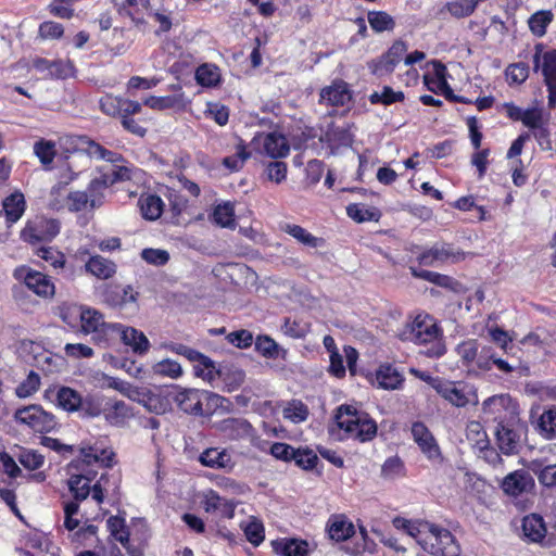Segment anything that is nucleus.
<instances>
[{"instance_id": "obj_39", "label": "nucleus", "mask_w": 556, "mask_h": 556, "mask_svg": "<svg viewBox=\"0 0 556 556\" xmlns=\"http://www.w3.org/2000/svg\"><path fill=\"white\" fill-rule=\"evenodd\" d=\"M528 468L538 476L539 482L547 488L556 486V464L543 466L541 460H531Z\"/></svg>"}, {"instance_id": "obj_7", "label": "nucleus", "mask_w": 556, "mask_h": 556, "mask_svg": "<svg viewBox=\"0 0 556 556\" xmlns=\"http://www.w3.org/2000/svg\"><path fill=\"white\" fill-rule=\"evenodd\" d=\"M177 407L186 414L195 416L203 415L202 400L203 397H216L215 395L192 388H181L176 386L167 395Z\"/></svg>"}, {"instance_id": "obj_18", "label": "nucleus", "mask_w": 556, "mask_h": 556, "mask_svg": "<svg viewBox=\"0 0 556 556\" xmlns=\"http://www.w3.org/2000/svg\"><path fill=\"white\" fill-rule=\"evenodd\" d=\"M327 532L331 540L344 542L355 534V527L345 515H332L327 521Z\"/></svg>"}, {"instance_id": "obj_51", "label": "nucleus", "mask_w": 556, "mask_h": 556, "mask_svg": "<svg viewBox=\"0 0 556 556\" xmlns=\"http://www.w3.org/2000/svg\"><path fill=\"white\" fill-rule=\"evenodd\" d=\"M404 100V93L402 91H394L391 87L384 86L381 92L375 91L370 94L369 101L372 104L381 103L390 105L395 102Z\"/></svg>"}, {"instance_id": "obj_44", "label": "nucleus", "mask_w": 556, "mask_h": 556, "mask_svg": "<svg viewBox=\"0 0 556 556\" xmlns=\"http://www.w3.org/2000/svg\"><path fill=\"white\" fill-rule=\"evenodd\" d=\"M552 21L553 13L548 10H542L532 14L528 21V24L534 36L543 37L546 34V28Z\"/></svg>"}, {"instance_id": "obj_64", "label": "nucleus", "mask_w": 556, "mask_h": 556, "mask_svg": "<svg viewBox=\"0 0 556 556\" xmlns=\"http://www.w3.org/2000/svg\"><path fill=\"white\" fill-rule=\"evenodd\" d=\"M194 374L208 382H213L217 377L219 378L218 369H216L214 362L208 357V364L200 361L194 366Z\"/></svg>"}, {"instance_id": "obj_31", "label": "nucleus", "mask_w": 556, "mask_h": 556, "mask_svg": "<svg viewBox=\"0 0 556 556\" xmlns=\"http://www.w3.org/2000/svg\"><path fill=\"white\" fill-rule=\"evenodd\" d=\"M85 268L91 275L103 280L113 277L116 273L115 263L100 255L91 256L86 263Z\"/></svg>"}, {"instance_id": "obj_46", "label": "nucleus", "mask_w": 556, "mask_h": 556, "mask_svg": "<svg viewBox=\"0 0 556 556\" xmlns=\"http://www.w3.org/2000/svg\"><path fill=\"white\" fill-rule=\"evenodd\" d=\"M218 67L211 64L200 65L195 71L197 83L204 87H213L219 81Z\"/></svg>"}, {"instance_id": "obj_57", "label": "nucleus", "mask_w": 556, "mask_h": 556, "mask_svg": "<svg viewBox=\"0 0 556 556\" xmlns=\"http://www.w3.org/2000/svg\"><path fill=\"white\" fill-rule=\"evenodd\" d=\"M90 206V198L86 191H73L66 197V207L71 212H80Z\"/></svg>"}, {"instance_id": "obj_54", "label": "nucleus", "mask_w": 556, "mask_h": 556, "mask_svg": "<svg viewBox=\"0 0 556 556\" xmlns=\"http://www.w3.org/2000/svg\"><path fill=\"white\" fill-rule=\"evenodd\" d=\"M381 476L387 480H394L404 476V464L397 456L388 458L381 468Z\"/></svg>"}, {"instance_id": "obj_43", "label": "nucleus", "mask_w": 556, "mask_h": 556, "mask_svg": "<svg viewBox=\"0 0 556 556\" xmlns=\"http://www.w3.org/2000/svg\"><path fill=\"white\" fill-rule=\"evenodd\" d=\"M308 414V407L299 400L290 401L282 410L283 418L292 421L293 424L305 421Z\"/></svg>"}, {"instance_id": "obj_11", "label": "nucleus", "mask_w": 556, "mask_h": 556, "mask_svg": "<svg viewBox=\"0 0 556 556\" xmlns=\"http://www.w3.org/2000/svg\"><path fill=\"white\" fill-rule=\"evenodd\" d=\"M451 544L452 535L447 530H441L430 525H428L424 538L420 539L422 548L433 556H451Z\"/></svg>"}, {"instance_id": "obj_13", "label": "nucleus", "mask_w": 556, "mask_h": 556, "mask_svg": "<svg viewBox=\"0 0 556 556\" xmlns=\"http://www.w3.org/2000/svg\"><path fill=\"white\" fill-rule=\"evenodd\" d=\"M14 277L23 280L25 286L39 296L48 298L54 294V285L42 273L21 267L15 269Z\"/></svg>"}, {"instance_id": "obj_8", "label": "nucleus", "mask_w": 556, "mask_h": 556, "mask_svg": "<svg viewBox=\"0 0 556 556\" xmlns=\"http://www.w3.org/2000/svg\"><path fill=\"white\" fill-rule=\"evenodd\" d=\"M14 417L18 422L27 425L36 432H48L55 426L54 416L38 405L17 409Z\"/></svg>"}, {"instance_id": "obj_35", "label": "nucleus", "mask_w": 556, "mask_h": 556, "mask_svg": "<svg viewBox=\"0 0 556 556\" xmlns=\"http://www.w3.org/2000/svg\"><path fill=\"white\" fill-rule=\"evenodd\" d=\"M376 380L380 388L395 390L402 384L403 377L391 365H381L376 372Z\"/></svg>"}, {"instance_id": "obj_14", "label": "nucleus", "mask_w": 556, "mask_h": 556, "mask_svg": "<svg viewBox=\"0 0 556 556\" xmlns=\"http://www.w3.org/2000/svg\"><path fill=\"white\" fill-rule=\"evenodd\" d=\"M534 485L533 477L529 471L523 469L509 472L501 482L503 492L510 497H517L525 493H529L533 490Z\"/></svg>"}, {"instance_id": "obj_56", "label": "nucleus", "mask_w": 556, "mask_h": 556, "mask_svg": "<svg viewBox=\"0 0 556 556\" xmlns=\"http://www.w3.org/2000/svg\"><path fill=\"white\" fill-rule=\"evenodd\" d=\"M505 74L510 84H522L529 76V66L523 62L514 63L507 66Z\"/></svg>"}, {"instance_id": "obj_16", "label": "nucleus", "mask_w": 556, "mask_h": 556, "mask_svg": "<svg viewBox=\"0 0 556 556\" xmlns=\"http://www.w3.org/2000/svg\"><path fill=\"white\" fill-rule=\"evenodd\" d=\"M431 70L424 75V81L427 88L434 92H442L446 100L452 101V89L446 81V67L439 61L430 63Z\"/></svg>"}, {"instance_id": "obj_49", "label": "nucleus", "mask_w": 556, "mask_h": 556, "mask_svg": "<svg viewBox=\"0 0 556 556\" xmlns=\"http://www.w3.org/2000/svg\"><path fill=\"white\" fill-rule=\"evenodd\" d=\"M152 370L156 376L168 377L170 379H178L184 372L180 364L169 358L154 364Z\"/></svg>"}, {"instance_id": "obj_4", "label": "nucleus", "mask_w": 556, "mask_h": 556, "mask_svg": "<svg viewBox=\"0 0 556 556\" xmlns=\"http://www.w3.org/2000/svg\"><path fill=\"white\" fill-rule=\"evenodd\" d=\"M62 143L67 152H84L96 160H104L112 164L122 161V155L105 149L87 136L70 135L62 138Z\"/></svg>"}, {"instance_id": "obj_63", "label": "nucleus", "mask_w": 556, "mask_h": 556, "mask_svg": "<svg viewBox=\"0 0 556 556\" xmlns=\"http://www.w3.org/2000/svg\"><path fill=\"white\" fill-rule=\"evenodd\" d=\"M292 460L303 469H312L315 467L318 457L312 450L296 448Z\"/></svg>"}, {"instance_id": "obj_33", "label": "nucleus", "mask_w": 556, "mask_h": 556, "mask_svg": "<svg viewBox=\"0 0 556 556\" xmlns=\"http://www.w3.org/2000/svg\"><path fill=\"white\" fill-rule=\"evenodd\" d=\"M451 257L450 244H435L430 250L421 253L417 260L424 266H439Z\"/></svg>"}, {"instance_id": "obj_34", "label": "nucleus", "mask_w": 556, "mask_h": 556, "mask_svg": "<svg viewBox=\"0 0 556 556\" xmlns=\"http://www.w3.org/2000/svg\"><path fill=\"white\" fill-rule=\"evenodd\" d=\"M59 224L55 220H39L34 226L24 230V236H29L35 241L52 239L59 232Z\"/></svg>"}, {"instance_id": "obj_58", "label": "nucleus", "mask_w": 556, "mask_h": 556, "mask_svg": "<svg viewBox=\"0 0 556 556\" xmlns=\"http://www.w3.org/2000/svg\"><path fill=\"white\" fill-rule=\"evenodd\" d=\"M40 386V378L34 371L27 376V379L17 386L15 392L21 399L28 397L34 394Z\"/></svg>"}, {"instance_id": "obj_45", "label": "nucleus", "mask_w": 556, "mask_h": 556, "mask_svg": "<svg viewBox=\"0 0 556 556\" xmlns=\"http://www.w3.org/2000/svg\"><path fill=\"white\" fill-rule=\"evenodd\" d=\"M213 220L223 228H235V208L229 202L219 204L214 208Z\"/></svg>"}, {"instance_id": "obj_15", "label": "nucleus", "mask_w": 556, "mask_h": 556, "mask_svg": "<svg viewBox=\"0 0 556 556\" xmlns=\"http://www.w3.org/2000/svg\"><path fill=\"white\" fill-rule=\"evenodd\" d=\"M412 435L421 452L432 462H442L440 448L432 433L422 422H414L412 426Z\"/></svg>"}, {"instance_id": "obj_61", "label": "nucleus", "mask_w": 556, "mask_h": 556, "mask_svg": "<svg viewBox=\"0 0 556 556\" xmlns=\"http://www.w3.org/2000/svg\"><path fill=\"white\" fill-rule=\"evenodd\" d=\"M466 437L472 442V446L477 447L488 441V437L483 427L478 421H471L466 427Z\"/></svg>"}, {"instance_id": "obj_30", "label": "nucleus", "mask_w": 556, "mask_h": 556, "mask_svg": "<svg viewBox=\"0 0 556 556\" xmlns=\"http://www.w3.org/2000/svg\"><path fill=\"white\" fill-rule=\"evenodd\" d=\"M281 230L290 235L301 244L308 248H319L325 244V240L308 232L305 228L295 224H283Z\"/></svg>"}, {"instance_id": "obj_23", "label": "nucleus", "mask_w": 556, "mask_h": 556, "mask_svg": "<svg viewBox=\"0 0 556 556\" xmlns=\"http://www.w3.org/2000/svg\"><path fill=\"white\" fill-rule=\"evenodd\" d=\"M119 327V330H115V332L121 334L122 341L129 345L135 353L144 354L149 350V340L142 331L132 327H123L122 325Z\"/></svg>"}, {"instance_id": "obj_26", "label": "nucleus", "mask_w": 556, "mask_h": 556, "mask_svg": "<svg viewBox=\"0 0 556 556\" xmlns=\"http://www.w3.org/2000/svg\"><path fill=\"white\" fill-rule=\"evenodd\" d=\"M217 428L231 440L248 437L252 430L251 425L241 418H226L218 424Z\"/></svg>"}, {"instance_id": "obj_17", "label": "nucleus", "mask_w": 556, "mask_h": 556, "mask_svg": "<svg viewBox=\"0 0 556 556\" xmlns=\"http://www.w3.org/2000/svg\"><path fill=\"white\" fill-rule=\"evenodd\" d=\"M522 533L525 539L530 543L545 545L547 528L541 515L530 514L522 519Z\"/></svg>"}, {"instance_id": "obj_25", "label": "nucleus", "mask_w": 556, "mask_h": 556, "mask_svg": "<svg viewBox=\"0 0 556 556\" xmlns=\"http://www.w3.org/2000/svg\"><path fill=\"white\" fill-rule=\"evenodd\" d=\"M460 357L463 366L466 367L468 374L477 372L476 367L484 368L485 366L477 358L478 343L476 340H469L459 344L456 349Z\"/></svg>"}, {"instance_id": "obj_48", "label": "nucleus", "mask_w": 556, "mask_h": 556, "mask_svg": "<svg viewBox=\"0 0 556 556\" xmlns=\"http://www.w3.org/2000/svg\"><path fill=\"white\" fill-rule=\"evenodd\" d=\"M368 23L377 31L392 30L395 26L393 17L384 11H371L368 13Z\"/></svg>"}, {"instance_id": "obj_32", "label": "nucleus", "mask_w": 556, "mask_h": 556, "mask_svg": "<svg viewBox=\"0 0 556 556\" xmlns=\"http://www.w3.org/2000/svg\"><path fill=\"white\" fill-rule=\"evenodd\" d=\"M218 372L227 392L238 390L245 380L244 370L232 364L222 366L218 368Z\"/></svg>"}, {"instance_id": "obj_37", "label": "nucleus", "mask_w": 556, "mask_h": 556, "mask_svg": "<svg viewBox=\"0 0 556 556\" xmlns=\"http://www.w3.org/2000/svg\"><path fill=\"white\" fill-rule=\"evenodd\" d=\"M92 481V477H87L81 473L72 472L68 479V488L74 496V501L79 502L86 500L90 494L91 488L89 483Z\"/></svg>"}, {"instance_id": "obj_22", "label": "nucleus", "mask_w": 556, "mask_h": 556, "mask_svg": "<svg viewBox=\"0 0 556 556\" xmlns=\"http://www.w3.org/2000/svg\"><path fill=\"white\" fill-rule=\"evenodd\" d=\"M271 544L279 556H309V545L305 540L283 538Z\"/></svg>"}, {"instance_id": "obj_29", "label": "nucleus", "mask_w": 556, "mask_h": 556, "mask_svg": "<svg viewBox=\"0 0 556 556\" xmlns=\"http://www.w3.org/2000/svg\"><path fill=\"white\" fill-rule=\"evenodd\" d=\"M139 293L134 290L132 286L127 285L121 290L116 287L114 289H108L104 292V300L111 306H125L129 303H136Z\"/></svg>"}, {"instance_id": "obj_36", "label": "nucleus", "mask_w": 556, "mask_h": 556, "mask_svg": "<svg viewBox=\"0 0 556 556\" xmlns=\"http://www.w3.org/2000/svg\"><path fill=\"white\" fill-rule=\"evenodd\" d=\"M8 223L17 222L25 211V200L21 192H14L7 197L2 203Z\"/></svg>"}, {"instance_id": "obj_28", "label": "nucleus", "mask_w": 556, "mask_h": 556, "mask_svg": "<svg viewBox=\"0 0 556 556\" xmlns=\"http://www.w3.org/2000/svg\"><path fill=\"white\" fill-rule=\"evenodd\" d=\"M464 488L469 495L476 497L480 502H485L492 491L491 484L476 473L470 472H466L464 476Z\"/></svg>"}, {"instance_id": "obj_62", "label": "nucleus", "mask_w": 556, "mask_h": 556, "mask_svg": "<svg viewBox=\"0 0 556 556\" xmlns=\"http://www.w3.org/2000/svg\"><path fill=\"white\" fill-rule=\"evenodd\" d=\"M20 463L28 470H36L43 465L45 457L36 451L26 450L18 456Z\"/></svg>"}, {"instance_id": "obj_19", "label": "nucleus", "mask_w": 556, "mask_h": 556, "mask_svg": "<svg viewBox=\"0 0 556 556\" xmlns=\"http://www.w3.org/2000/svg\"><path fill=\"white\" fill-rule=\"evenodd\" d=\"M202 504L205 511L216 513L223 518H232L235 515V502L219 496L217 492L213 490L204 494Z\"/></svg>"}, {"instance_id": "obj_42", "label": "nucleus", "mask_w": 556, "mask_h": 556, "mask_svg": "<svg viewBox=\"0 0 556 556\" xmlns=\"http://www.w3.org/2000/svg\"><path fill=\"white\" fill-rule=\"evenodd\" d=\"M536 427L546 440L556 438V407L546 409L538 419Z\"/></svg>"}, {"instance_id": "obj_12", "label": "nucleus", "mask_w": 556, "mask_h": 556, "mask_svg": "<svg viewBox=\"0 0 556 556\" xmlns=\"http://www.w3.org/2000/svg\"><path fill=\"white\" fill-rule=\"evenodd\" d=\"M252 143L262 153L273 159L285 157L290 151L287 138L278 132L258 134Z\"/></svg>"}, {"instance_id": "obj_41", "label": "nucleus", "mask_w": 556, "mask_h": 556, "mask_svg": "<svg viewBox=\"0 0 556 556\" xmlns=\"http://www.w3.org/2000/svg\"><path fill=\"white\" fill-rule=\"evenodd\" d=\"M392 525L399 529L405 531L409 536L416 539L420 544V539L426 534L428 523L412 521L402 517H395L392 520Z\"/></svg>"}, {"instance_id": "obj_53", "label": "nucleus", "mask_w": 556, "mask_h": 556, "mask_svg": "<svg viewBox=\"0 0 556 556\" xmlns=\"http://www.w3.org/2000/svg\"><path fill=\"white\" fill-rule=\"evenodd\" d=\"M34 152L43 165L52 163L55 156V144L49 140H39L34 146Z\"/></svg>"}, {"instance_id": "obj_59", "label": "nucleus", "mask_w": 556, "mask_h": 556, "mask_svg": "<svg viewBox=\"0 0 556 556\" xmlns=\"http://www.w3.org/2000/svg\"><path fill=\"white\" fill-rule=\"evenodd\" d=\"M75 68L71 61L56 60L50 65L49 76L52 78H67L74 75Z\"/></svg>"}, {"instance_id": "obj_52", "label": "nucleus", "mask_w": 556, "mask_h": 556, "mask_svg": "<svg viewBox=\"0 0 556 556\" xmlns=\"http://www.w3.org/2000/svg\"><path fill=\"white\" fill-rule=\"evenodd\" d=\"M409 270H410L412 275L416 278L430 281V282L441 286V287L448 288L451 286V278L448 276L441 275V274L426 270V269H418L414 266H410Z\"/></svg>"}, {"instance_id": "obj_2", "label": "nucleus", "mask_w": 556, "mask_h": 556, "mask_svg": "<svg viewBox=\"0 0 556 556\" xmlns=\"http://www.w3.org/2000/svg\"><path fill=\"white\" fill-rule=\"evenodd\" d=\"M340 429L362 442L369 441L377 433V424L368 414L357 410L352 405H341L334 415Z\"/></svg>"}, {"instance_id": "obj_20", "label": "nucleus", "mask_w": 556, "mask_h": 556, "mask_svg": "<svg viewBox=\"0 0 556 556\" xmlns=\"http://www.w3.org/2000/svg\"><path fill=\"white\" fill-rule=\"evenodd\" d=\"M351 98L348 84L344 81H334L331 86L325 87L320 91V102L333 106H343Z\"/></svg>"}, {"instance_id": "obj_10", "label": "nucleus", "mask_w": 556, "mask_h": 556, "mask_svg": "<svg viewBox=\"0 0 556 556\" xmlns=\"http://www.w3.org/2000/svg\"><path fill=\"white\" fill-rule=\"evenodd\" d=\"M526 426L519 421H515L511 426L509 422L497 425L495 428V437L500 451L505 455H514L518 453L521 433Z\"/></svg>"}, {"instance_id": "obj_5", "label": "nucleus", "mask_w": 556, "mask_h": 556, "mask_svg": "<svg viewBox=\"0 0 556 556\" xmlns=\"http://www.w3.org/2000/svg\"><path fill=\"white\" fill-rule=\"evenodd\" d=\"M533 71H541L547 87L548 106H556V50L543 52V46L538 43L533 54Z\"/></svg>"}, {"instance_id": "obj_9", "label": "nucleus", "mask_w": 556, "mask_h": 556, "mask_svg": "<svg viewBox=\"0 0 556 556\" xmlns=\"http://www.w3.org/2000/svg\"><path fill=\"white\" fill-rule=\"evenodd\" d=\"M80 459L73 460L68 469L83 470V467L92 464H100L103 467H112L114 464L115 453L110 448H102L96 445L80 446Z\"/></svg>"}, {"instance_id": "obj_60", "label": "nucleus", "mask_w": 556, "mask_h": 556, "mask_svg": "<svg viewBox=\"0 0 556 556\" xmlns=\"http://www.w3.org/2000/svg\"><path fill=\"white\" fill-rule=\"evenodd\" d=\"M249 157L250 153L247 151L245 147L240 143L237 146L235 155L225 157L223 164L231 170H239Z\"/></svg>"}, {"instance_id": "obj_1", "label": "nucleus", "mask_w": 556, "mask_h": 556, "mask_svg": "<svg viewBox=\"0 0 556 556\" xmlns=\"http://www.w3.org/2000/svg\"><path fill=\"white\" fill-rule=\"evenodd\" d=\"M439 330L434 320L428 315H418L412 323L399 333L402 341H409L416 344L431 343L425 353L431 357H439L445 353V346L437 340Z\"/></svg>"}, {"instance_id": "obj_55", "label": "nucleus", "mask_w": 556, "mask_h": 556, "mask_svg": "<svg viewBox=\"0 0 556 556\" xmlns=\"http://www.w3.org/2000/svg\"><path fill=\"white\" fill-rule=\"evenodd\" d=\"M166 348L169 351L186 357L190 362L199 363L200 361H203L204 363L208 364V357L207 356H205L204 354L200 353L199 351H197L194 349H191V348H189V346H187L185 344H181V343H170V344H167Z\"/></svg>"}, {"instance_id": "obj_38", "label": "nucleus", "mask_w": 556, "mask_h": 556, "mask_svg": "<svg viewBox=\"0 0 556 556\" xmlns=\"http://www.w3.org/2000/svg\"><path fill=\"white\" fill-rule=\"evenodd\" d=\"M139 205L142 216L149 220L157 219L162 215L164 208L162 199L155 194L142 195L139 199Z\"/></svg>"}, {"instance_id": "obj_27", "label": "nucleus", "mask_w": 556, "mask_h": 556, "mask_svg": "<svg viewBox=\"0 0 556 556\" xmlns=\"http://www.w3.org/2000/svg\"><path fill=\"white\" fill-rule=\"evenodd\" d=\"M102 413L105 420L113 426H121L132 416L131 409L123 401L106 402Z\"/></svg>"}, {"instance_id": "obj_50", "label": "nucleus", "mask_w": 556, "mask_h": 556, "mask_svg": "<svg viewBox=\"0 0 556 556\" xmlns=\"http://www.w3.org/2000/svg\"><path fill=\"white\" fill-rule=\"evenodd\" d=\"M58 404L65 410H76L80 404V395L71 388H61L58 392Z\"/></svg>"}, {"instance_id": "obj_24", "label": "nucleus", "mask_w": 556, "mask_h": 556, "mask_svg": "<svg viewBox=\"0 0 556 556\" xmlns=\"http://www.w3.org/2000/svg\"><path fill=\"white\" fill-rule=\"evenodd\" d=\"M203 466L214 469H231V456L226 450L206 448L199 457Z\"/></svg>"}, {"instance_id": "obj_6", "label": "nucleus", "mask_w": 556, "mask_h": 556, "mask_svg": "<svg viewBox=\"0 0 556 556\" xmlns=\"http://www.w3.org/2000/svg\"><path fill=\"white\" fill-rule=\"evenodd\" d=\"M483 413L488 419L497 425L519 421L518 404L508 394H500L489 397L483 403Z\"/></svg>"}, {"instance_id": "obj_40", "label": "nucleus", "mask_w": 556, "mask_h": 556, "mask_svg": "<svg viewBox=\"0 0 556 556\" xmlns=\"http://www.w3.org/2000/svg\"><path fill=\"white\" fill-rule=\"evenodd\" d=\"M478 395L476 389L464 382H454V406L463 407L466 405H476Z\"/></svg>"}, {"instance_id": "obj_21", "label": "nucleus", "mask_w": 556, "mask_h": 556, "mask_svg": "<svg viewBox=\"0 0 556 556\" xmlns=\"http://www.w3.org/2000/svg\"><path fill=\"white\" fill-rule=\"evenodd\" d=\"M175 90H178L179 92L170 96H164V97H155L150 96L144 100V104L153 110H166V109H178L182 110L187 106L188 101L181 92V88L178 86L173 87Z\"/></svg>"}, {"instance_id": "obj_47", "label": "nucleus", "mask_w": 556, "mask_h": 556, "mask_svg": "<svg viewBox=\"0 0 556 556\" xmlns=\"http://www.w3.org/2000/svg\"><path fill=\"white\" fill-rule=\"evenodd\" d=\"M111 185L105 178L104 174L101 177L94 178L88 186V195L90 198V207L94 208L102 204L103 190L109 188Z\"/></svg>"}, {"instance_id": "obj_3", "label": "nucleus", "mask_w": 556, "mask_h": 556, "mask_svg": "<svg viewBox=\"0 0 556 556\" xmlns=\"http://www.w3.org/2000/svg\"><path fill=\"white\" fill-rule=\"evenodd\" d=\"M80 331L85 334H92L96 343H104L110 334L119 330L118 324H109L104 321L103 315L91 307H79Z\"/></svg>"}]
</instances>
